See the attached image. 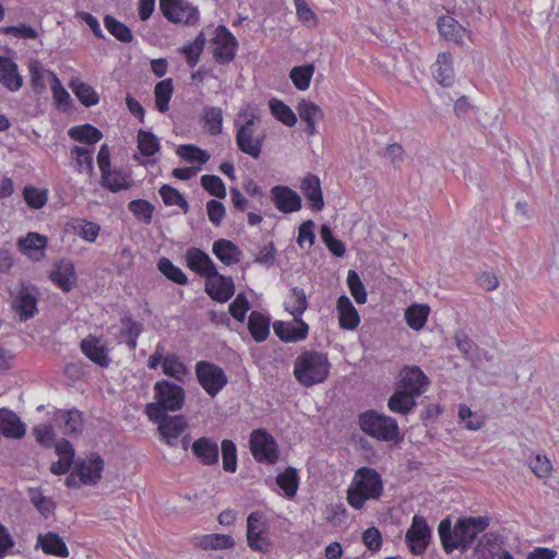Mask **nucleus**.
<instances>
[{
	"label": "nucleus",
	"mask_w": 559,
	"mask_h": 559,
	"mask_svg": "<svg viewBox=\"0 0 559 559\" xmlns=\"http://www.w3.org/2000/svg\"><path fill=\"white\" fill-rule=\"evenodd\" d=\"M270 193L274 205L282 213L297 212L301 209V198L286 186H275Z\"/></svg>",
	"instance_id": "17"
},
{
	"label": "nucleus",
	"mask_w": 559,
	"mask_h": 559,
	"mask_svg": "<svg viewBox=\"0 0 559 559\" xmlns=\"http://www.w3.org/2000/svg\"><path fill=\"white\" fill-rule=\"evenodd\" d=\"M273 330L281 341L294 343L307 337L309 325L299 317H294V320L290 322L275 321Z\"/></svg>",
	"instance_id": "15"
},
{
	"label": "nucleus",
	"mask_w": 559,
	"mask_h": 559,
	"mask_svg": "<svg viewBox=\"0 0 559 559\" xmlns=\"http://www.w3.org/2000/svg\"><path fill=\"white\" fill-rule=\"evenodd\" d=\"M248 329L255 342H263L270 334V319L259 311H252L249 316Z\"/></svg>",
	"instance_id": "35"
},
{
	"label": "nucleus",
	"mask_w": 559,
	"mask_h": 559,
	"mask_svg": "<svg viewBox=\"0 0 559 559\" xmlns=\"http://www.w3.org/2000/svg\"><path fill=\"white\" fill-rule=\"evenodd\" d=\"M202 119L209 133L218 135L223 130V110L218 107L206 106L203 108Z\"/></svg>",
	"instance_id": "44"
},
{
	"label": "nucleus",
	"mask_w": 559,
	"mask_h": 559,
	"mask_svg": "<svg viewBox=\"0 0 559 559\" xmlns=\"http://www.w3.org/2000/svg\"><path fill=\"white\" fill-rule=\"evenodd\" d=\"M13 307L20 312L21 321H26L33 318L37 312L35 289L22 284Z\"/></svg>",
	"instance_id": "20"
},
{
	"label": "nucleus",
	"mask_w": 559,
	"mask_h": 559,
	"mask_svg": "<svg viewBox=\"0 0 559 559\" xmlns=\"http://www.w3.org/2000/svg\"><path fill=\"white\" fill-rule=\"evenodd\" d=\"M81 349L94 364L100 367H107L109 365L110 359L108 357L107 349L100 344V341L97 337L88 335L83 338L81 342Z\"/></svg>",
	"instance_id": "25"
},
{
	"label": "nucleus",
	"mask_w": 559,
	"mask_h": 559,
	"mask_svg": "<svg viewBox=\"0 0 559 559\" xmlns=\"http://www.w3.org/2000/svg\"><path fill=\"white\" fill-rule=\"evenodd\" d=\"M212 45L213 55L217 62L224 64L234 60L238 41L225 26L216 27Z\"/></svg>",
	"instance_id": "11"
},
{
	"label": "nucleus",
	"mask_w": 559,
	"mask_h": 559,
	"mask_svg": "<svg viewBox=\"0 0 559 559\" xmlns=\"http://www.w3.org/2000/svg\"><path fill=\"white\" fill-rule=\"evenodd\" d=\"M49 76L53 100L56 102L58 108L67 109L71 104L70 94L66 91L55 73L50 72Z\"/></svg>",
	"instance_id": "55"
},
{
	"label": "nucleus",
	"mask_w": 559,
	"mask_h": 559,
	"mask_svg": "<svg viewBox=\"0 0 559 559\" xmlns=\"http://www.w3.org/2000/svg\"><path fill=\"white\" fill-rule=\"evenodd\" d=\"M223 468L228 473L237 471V448L234 441L225 439L222 441Z\"/></svg>",
	"instance_id": "54"
},
{
	"label": "nucleus",
	"mask_w": 559,
	"mask_h": 559,
	"mask_svg": "<svg viewBox=\"0 0 559 559\" xmlns=\"http://www.w3.org/2000/svg\"><path fill=\"white\" fill-rule=\"evenodd\" d=\"M158 271L169 281L178 284L186 285L188 283L187 275L181 269L176 266L169 259L160 258L157 262Z\"/></svg>",
	"instance_id": "47"
},
{
	"label": "nucleus",
	"mask_w": 559,
	"mask_h": 559,
	"mask_svg": "<svg viewBox=\"0 0 559 559\" xmlns=\"http://www.w3.org/2000/svg\"><path fill=\"white\" fill-rule=\"evenodd\" d=\"M100 183L111 192L127 190L132 186L129 180V176L124 171L118 169H114L112 171L109 169V171L102 175Z\"/></svg>",
	"instance_id": "38"
},
{
	"label": "nucleus",
	"mask_w": 559,
	"mask_h": 559,
	"mask_svg": "<svg viewBox=\"0 0 559 559\" xmlns=\"http://www.w3.org/2000/svg\"><path fill=\"white\" fill-rule=\"evenodd\" d=\"M174 93L171 79L159 81L154 87L155 105L159 112H166L169 109V102Z\"/></svg>",
	"instance_id": "42"
},
{
	"label": "nucleus",
	"mask_w": 559,
	"mask_h": 559,
	"mask_svg": "<svg viewBox=\"0 0 559 559\" xmlns=\"http://www.w3.org/2000/svg\"><path fill=\"white\" fill-rule=\"evenodd\" d=\"M195 374L202 388L211 396H215L227 383L224 370L212 362L199 361L195 365Z\"/></svg>",
	"instance_id": "8"
},
{
	"label": "nucleus",
	"mask_w": 559,
	"mask_h": 559,
	"mask_svg": "<svg viewBox=\"0 0 559 559\" xmlns=\"http://www.w3.org/2000/svg\"><path fill=\"white\" fill-rule=\"evenodd\" d=\"M361 430L381 441H400V430L394 418L376 411L365 412L359 416Z\"/></svg>",
	"instance_id": "5"
},
{
	"label": "nucleus",
	"mask_w": 559,
	"mask_h": 559,
	"mask_svg": "<svg viewBox=\"0 0 559 559\" xmlns=\"http://www.w3.org/2000/svg\"><path fill=\"white\" fill-rule=\"evenodd\" d=\"M383 492L380 474L370 467H360L347 490V502L360 510L367 500H377Z\"/></svg>",
	"instance_id": "2"
},
{
	"label": "nucleus",
	"mask_w": 559,
	"mask_h": 559,
	"mask_svg": "<svg viewBox=\"0 0 559 559\" xmlns=\"http://www.w3.org/2000/svg\"><path fill=\"white\" fill-rule=\"evenodd\" d=\"M191 451L203 465H216L219 457V448L216 441L201 437L191 444Z\"/></svg>",
	"instance_id": "19"
},
{
	"label": "nucleus",
	"mask_w": 559,
	"mask_h": 559,
	"mask_svg": "<svg viewBox=\"0 0 559 559\" xmlns=\"http://www.w3.org/2000/svg\"><path fill=\"white\" fill-rule=\"evenodd\" d=\"M71 154L74 156L76 170L91 176L94 170L93 152L83 146H74Z\"/></svg>",
	"instance_id": "49"
},
{
	"label": "nucleus",
	"mask_w": 559,
	"mask_h": 559,
	"mask_svg": "<svg viewBox=\"0 0 559 559\" xmlns=\"http://www.w3.org/2000/svg\"><path fill=\"white\" fill-rule=\"evenodd\" d=\"M23 195L26 204L35 210L41 209L47 203V192L38 188L28 186L23 190Z\"/></svg>",
	"instance_id": "59"
},
{
	"label": "nucleus",
	"mask_w": 559,
	"mask_h": 559,
	"mask_svg": "<svg viewBox=\"0 0 559 559\" xmlns=\"http://www.w3.org/2000/svg\"><path fill=\"white\" fill-rule=\"evenodd\" d=\"M128 209L134 216L142 219L144 223L152 221L154 206L146 200H133L129 203Z\"/></svg>",
	"instance_id": "60"
},
{
	"label": "nucleus",
	"mask_w": 559,
	"mask_h": 559,
	"mask_svg": "<svg viewBox=\"0 0 559 559\" xmlns=\"http://www.w3.org/2000/svg\"><path fill=\"white\" fill-rule=\"evenodd\" d=\"M154 399L155 402L148 403L145 406V413L148 418H157L160 414L181 409L186 399V391L181 385L163 379L154 384Z\"/></svg>",
	"instance_id": "4"
},
{
	"label": "nucleus",
	"mask_w": 559,
	"mask_h": 559,
	"mask_svg": "<svg viewBox=\"0 0 559 559\" xmlns=\"http://www.w3.org/2000/svg\"><path fill=\"white\" fill-rule=\"evenodd\" d=\"M150 419L158 424V431L162 438L170 447L177 444L179 436L187 428V420L181 415L169 416L168 414H160L157 418Z\"/></svg>",
	"instance_id": "13"
},
{
	"label": "nucleus",
	"mask_w": 559,
	"mask_h": 559,
	"mask_svg": "<svg viewBox=\"0 0 559 559\" xmlns=\"http://www.w3.org/2000/svg\"><path fill=\"white\" fill-rule=\"evenodd\" d=\"M104 25L106 29L119 41L124 44L132 41L133 35L131 29L114 16L106 15L104 17Z\"/></svg>",
	"instance_id": "48"
},
{
	"label": "nucleus",
	"mask_w": 559,
	"mask_h": 559,
	"mask_svg": "<svg viewBox=\"0 0 559 559\" xmlns=\"http://www.w3.org/2000/svg\"><path fill=\"white\" fill-rule=\"evenodd\" d=\"M53 419L66 435H79L83 430V414L75 408L70 411L59 409L55 413Z\"/></svg>",
	"instance_id": "21"
},
{
	"label": "nucleus",
	"mask_w": 559,
	"mask_h": 559,
	"mask_svg": "<svg viewBox=\"0 0 559 559\" xmlns=\"http://www.w3.org/2000/svg\"><path fill=\"white\" fill-rule=\"evenodd\" d=\"M430 535L431 531L427 521L420 515H415L405 535L409 550L415 555L423 554L429 544Z\"/></svg>",
	"instance_id": "12"
},
{
	"label": "nucleus",
	"mask_w": 559,
	"mask_h": 559,
	"mask_svg": "<svg viewBox=\"0 0 559 559\" xmlns=\"http://www.w3.org/2000/svg\"><path fill=\"white\" fill-rule=\"evenodd\" d=\"M212 251L225 265L238 263L241 254L239 248L233 241L227 239H218L214 241Z\"/></svg>",
	"instance_id": "31"
},
{
	"label": "nucleus",
	"mask_w": 559,
	"mask_h": 559,
	"mask_svg": "<svg viewBox=\"0 0 559 559\" xmlns=\"http://www.w3.org/2000/svg\"><path fill=\"white\" fill-rule=\"evenodd\" d=\"M104 469V460L97 453L91 454L88 460H79L75 462V473L80 481L84 485H96L102 478Z\"/></svg>",
	"instance_id": "14"
},
{
	"label": "nucleus",
	"mask_w": 559,
	"mask_h": 559,
	"mask_svg": "<svg viewBox=\"0 0 559 559\" xmlns=\"http://www.w3.org/2000/svg\"><path fill=\"white\" fill-rule=\"evenodd\" d=\"M336 309L338 312V323L343 330H355L359 325V313L346 295L338 297Z\"/></svg>",
	"instance_id": "23"
},
{
	"label": "nucleus",
	"mask_w": 559,
	"mask_h": 559,
	"mask_svg": "<svg viewBox=\"0 0 559 559\" xmlns=\"http://www.w3.org/2000/svg\"><path fill=\"white\" fill-rule=\"evenodd\" d=\"M438 29L447 40L459 43L463 39L465 28L452 16H441L438 20Z\"/></svg>",
	"instance_id": "37"
},
{
	"label": "nucleus",
	"mask_w": 559,
	"mask_h": 559,
	"mask_svg": "<svg viewBox=\"0 0 559 559\" xmlns=\"http://www.w3.org/2000/svg\"><path fill=\"white\" fill-rule=\"evenodd\" d=\"M186 262L190 270L209 281L217 270L210 255L201 249L190 248L186 252Z\"/></svg>",
	"instance_id": "16"
},
{
	"label": "nucleus",
	"mask_w": 559,
	"mask_h": 559,
	"mask_svg": "<svg viewBox=\"0 0 559 559\" xmlns=\"http://www.w3.org/2000/svg\"><path fill=\"white\" fill-rule=\"evenodd\" d=\"M430 307L425 304H415L409 306L405 311V320L411 329L420 331L429 317Z\"/></svg>",
	"instance_id": "36"
},
{
	"label": "nucleus",
	"mask_w": 559,
	"mask_h": 559,
	"mask_svg": "<svg viewBox=\"0 0 559 559\" xmlns=\"http://www.w3.org/2000/svg\"><path fill=\"white\" fill-rule=\"evenodd\" d=\"M260 120L257 115L251 117L238 127L236 133V145L238 150L252 158H259L266 138L265 132L255 134V124Z\"/></svg>",
	"instance_id": "6"
},
{
	"label": "nucleus",
	"mask_w": 559,
	"mask_h": 559,
	"mask_svg": "<svg viewBox=\"0 0 559 559\" xmlns=\"http://www.w3.org/2000/svg\"><path fill=\"white\" fill-rule=\"evenodd\" d=\"M206 294L218 302H226L235 293V284L231 277L216 273L205 283Z\"/></svg>",
	"instance_id": "18"
},
{
	"label": "nucleus",
	"mask_w": 559,
	"mask_h": 559,
	"mask_svg": "<svg viewBox=\"0 0 559 559\" xmlns=\"http://www.w3.org/2000/svg\"><path fill=\"white\" fill-rule=\"evenodd\" d=\"M138 148L144 156H153L159 150V141L152 132L140 130L138 132Z\"/></svg>",
	"instance_id": "52"
},
{
	"label": "nucleus",
	"mask_w": 559,
	"mask_h": 559,
	"mask_svg": "<svg viewBox=\"0 0 559 559\" xmlns=\"http://www.w3.org/2000/svg\"><path fill=\"white\" fill-rule=\"evenodd\" d=\"M249 443L251 453L258 462L273 464L278 460L277 443L264 429L253 430Z\"/></svg>",
	"instance_id": "7"
},
{
	"label": "nucleus",
	"mask_w": 559,
	"mask_h": 559,
	"mask_svg": "<svg viewBox=\"0 0 559 559\" xmlns=\"http://www.w3.org/2000/svg\"><path fill=\"white\" fill-rule=\"evenodd\" d=\"M488 526V516L460 518L454 525H452V521L448 516L439 523L438 534L442 548L447 554H451L455 549L465 552L475 542L476 537L485 532Z\"/></svg>",
	"instance_id": "1"
},
{
	"label": "nucleus",
	"mask_w": 559,
	"mask_h": 559,
	"mask_svg": "<svg viewBox=\"0 0 559 559\" xmlns=\"http://www.w3.org/2000/svg\"><path fill=\"white\" fill-rule=\"evenodd\" d=\"M50 278L63 292H70L76 282L74 265L71 261L62 260L56 264L55 270L50 274Z\"/></svg>",
	"instance_id": "26"
},
{
	"label": "nucleus",
	"mask_w": 559,
	"mask_h": 559,
	"mask_svg": "<svg viewBox=\"0 0 559 559\" xmlns=\"http://www.w3.org/2000/svg\"><path fill=\"white\" fill-rule=\"evenodd\" d=\"M416 396L397 388L388 400L389 409L401 415H408L416 407Z\"/></svg>",
	"instance_id": "32"
},
{
	"label": "nucleus",
	"mask_w": 559,
	"mask_h": 559,
	"mask_svg": "<svg viewBox=\"0 0 559 559\" xmlns=\"http://www.w3.org/2000/svg\"><path fill=\"white\" fill-rule=\"evenodd\" d=\"M159 9L173 23L190 25L199 20L198 9L186 0H159Z\"/></svg>",
	"instance_id": "9"
},
{
	"label": "nucleus",
	"mask_w": 559,
	"mask_h": 559,
	"mask_svg": "<svg viewBox=\"0 0 559 559\" xmlns=\"http://www.w3.org/2000/svg\"><path fill=\"white\" fill-rule=\"evenodd\" d=\"M38 544H40L45 554L58 556L61 558H68L70 555L66 543L57 533L48 532L45 535L39 534Z\"/></svg>",
	"instance_id": "33"
},
{
	"label": "nucleus",
	"mask_w": 559,
	"mask_h": 559,
	"mask_svg": "<svg viewBox=\"0 0 559 559\" xmlns=\"http://www.w3.org/2000/svg\"><path fill=\"white\" fill-rule=\"evenodd\" d=\"M262 513L252 512L247 519V539L250 548L259 551H266L269 548L267 540L262 537L261 528Z\"/></svg>",
	"instance_id": "22"
},
{
	"label": "nucleus",
	"mask_w": 559,
	"mask_h": 559,
	"mask_svg": "<svg viewBox=\"0 0 559 559\" xmlns=\"http://www.w3.org/2000/svg\"><path fill=\"white\" fill-rule=\"evenodd\" d=\"M276 484L285 491L287 497H294L298 489L297 471L294 467H288L284 473L276 477Z\"/></svg>",
	"instance_id": "50"
},
{
	"label": "nucleus",
	"mask_w": 559,
	"mask_h": 559,
	"mask_svg": "<svg viewBox=\"0 0 559 559\" xmlns=\"http://www.w3.org/2000/svg\"><path fill=\"white\" fill-rule=\"evenodd\" d=\"M0 83L11 92L19 91L23 78L17 71V64L7 57L0 56Z\"/></svg>",
	"instance_id": "24"
},
{
	"label": "nucleus",
	"mask_w": 559,
	"mask_h": 559,
	"mask_svg": "<svg viewBox=\"0 0 559 559\" xmlns=\"http://www.w3.org/2000/svg\"><path fill=\"white\" fill-rule=\"evenodd\" d=\"M498 539V535L496 533L489 532L483 534V536L477 540L476 546L474 547V554L477 559H488L490 547H492Z\"/></svg>",
	"instance_id": "62"
},
{
	"label": "nucleus",
	"mask_w": 559,
	"mask_h": 559,
	"mask_svg": "<svg viewBox=\"0 0 559 559\" xmlns=\"http://www.w3.org/2000/svg\"><path fill=\"white\" fill-rule=\"evenodd\" d=\"M0 429L5 437L15 439H21L26 432L25 425L20 417L7 408L0 409Z\"/></svg>",
	"instance_id": "27"
},
{
	"label": "nucleus",
	"mask_w": 559,
	"mask_h": 559,
	"mask_svg": "<svg viewBox=\"0 0 559 559\" xmlns=\"http://www.w3.org/2000/svg\"><path fill=\"white\" fill-rule=\"evenodd\" d=\"M162 367L164 374L174 378L177 381H183L185 377L188 374L186 365L175 354L167 355L164 358Z\"/></svg>",
	"instance_id": "46"
},
{
	"label": "nucleus",
	"mask_w": 559,
	"mask_h": 559,
	"mask_svg": "<svg viewBox=\"0 0 559 559\" xmlns=\"http://www.w3.org/2000/svg\"><path fill=\"white\" fill-rule=\"evenodd\" d=\"M19 245L31 258L39 260L45 254L47 238L37 233H29L25 238L20 239Z\"/></svg>",
	"instance_id": "34"
},
{
	"label": "nucleus",
	"mask_w": 559,
	"mask_h": 559,
	"mask_svg": "<svg viewBox=\"0 0 559 559\" xmlns=\"http://www.w3.org/2000/svg\"><path fill=\"white\" fill-rule=\"evenodd\" d=\"M347 285L352 296L357 304H365L367 301V292L360 281L358 273L354 270H349L347 274Z\"/></svg>",
	"instance_id": "56"
},
{
	"label": "nucleus",
	"mask_w": 559,
	"mask_h": 559,
	"mask_svg": "<svg viewBox=\"0 0 559 559\" xmlns=\"http://www.w3.org/2000/svg\"><path fill=\"white\" fill-rule=\"evenodd\" d=\"M159 194L166 205H177L180 209H182L185 213L188 212L189 204L183 198V195L177 189L168 185H163L159 189Z\"/></svg>",
	"instance_id": "53"
},
{
	"label": "nucleus",
	"mask_w": 559,
	"mask_h": 559,
	"mask_svg": "<svg viewBox=\"0 0 559 559\" xmlns=\"http://www.w3.org/2000/svg\"><path fill=\"white\" fill-rule=\"evenodd\" d=\"M69 85L74 95L84 106L91 107L98 104L99 96L91 85L79 79H72Z\"/></svg>",
	"instance_id": "41"
},
{
	"label": "nucleus",
	"mask_w": 559,
	"mask_h": 559,
	"mask_svg": "<svg viewBox=\"0 0 559 559\" xmlns=\"http://www.w3.org/2000/svg\"><path fill=\"white\" fill-rule=\"evenodd\" d=\"M313 73L314 66L309 63L294 67L289 72V78L297 90L306 91L310 86Z\"/></svg>",
	"instance_id": "45"
},
{
	"label": "nucleus",
	"mask_w": 559,
	"mask_h": 559,
	"mask_svg": "<svg viewBox=\"0 0 559 559\" xmlns=\"http://www.w3.org/2000/svg\"><path fill=\"white\" fill-rule=\"evenodd\" d=\"M201 186L212 195L224 199L226 197V188L223 180L215 175H203L201 177Z\"/></svg>",
	"instance_id": "58"
},
{
	"label": "nucleus",
	"mask_w": 559,
	"mask_h": 559,
	"mask_svg": "<svg viewBox=\"0 0 559 559\" xmlns=\"http://www.w3.org/2000/svg\"><path fill=\"white\" fill-rule=\"evenodd\" d=\"M454 343L464 356L466 360H473V350L476 348V344L469 338V336L463 331L457 330L453 335Z\"/></svg>",
	"instance_id": "61"
},
{
	"label": "nucleus",
	"mask_w": 559,
	"mask_h": 559,
	"mask_svg": "<svg viewBox=\"0 0 559 559\" xmlns=\"http://www.w3.org/2000/svg\"><path fill=\"white\" fill-rule=\"evenodd\" d=\"M530 468L537 477L543 478L550 475L552 465L546 455L536 454L530 461Z\"/></svg>",
	"instance_id": "64"
},
{
	"label": "nucleus",
	"mask_w": 559,
	"mask_h": 559,
	"mask_svg": "<svg viewBox=\"0 0 559 559\" xmlns=\"http://www.w3.org/2000/svg\"><path fill=\"white\" fill-rule=\"evenodd\" d=\"M452 62V55L450 52H441L433 64V78L442 86H451L454 82Z\"/></svg>",
	"instance_id": "28"
},
{
	"label": "nucleus",
	"mask_w": 559,
	"mask_h": 559,
	"mask_svg": "<svg viewBox=\"0 0 559 559\" xmlns=\"http://www.w3.org/2000/svg\"><path fill=\"white\" fill-rule=\"evenodd\" d=\"M195 545L202 549H229L235 546V540L226 534H209L197 538Z\"/></svg>",
	"instance_id": "39"
},
{
	"label": "nucleus",
	"mask_w": 559,
	"mask_h": 559,
	"mask_svg": "<svg viewBox=\"0 0 559 559\" xmlns=\"http://www.w3.org/2000/svg\"><path fill=\"white\" fill-rule=\"evenodd\" d=\"M308 302L304 288L294 287L290 292L289 301L286 305V310L294 317H300L307 309Z\"/></svg>",
	"instance_id": "51"
},
{
	"label": "nucleus",
	"mask_w": 559,
	"mask_h": 559,
	"mask_svg": "<svg viewBox=\"0 0 559 559\" xmlns=\"http://www.w3.org/2000/svg\"><path fill=\"white\" fill-rule=\"evenodd\" d=\"M300 189L305 197L312 203L311 206L314 211H321L324 207L320 179L316 175H307L301 181Z\"/></svg>",
	"instance_id": "29"
},
{
	"label": "nucleus",
	"mask_w": 559,
	"mask_h": 559,
	"mask_svg": "<svg viewBox=\"0 0 559 559\" xmlns=\"http://www.w3.org/2000/svg\"><path fill=\"white\" fill-rule=\"evenodd\" d=\"M68 134L74 141L82 142L88 145L97 143L103 138V133L96 127L90 123L72 127L69 130Z\"/></svg>",
	"instance_id": "40"
},
{
	"label": "nucleus",
	"mask_w": 559,
	"mask_h": 559,
	"mask_svg": "<svg viewBox=\"0 0 559 559\" xmlns=\"http://www.w3.org/2000/svg\"><path fill=\"white\" fill-rule=\"evenodd\" d=\"M328 356L316 350L302 352L294 362V377L304 386L310 388L325 381L330 373Z\"/></svg>",
	"instance_id": "3"
},
{
	"label": "nucleus",
	"mask_w": 559,
	"mask_h": 559,
	"mask_svg": "<svg viewBox=\"0 0 559 559\" xmlns=\"http://www.w3.org/2000/svg\"><path fill=\"white\" fill-rule=\"evenodd\" d=\"M297 110L300 119L307 124L305 129L306 132L309 135H314L317 132L314 122L323 118L322 109L310 100L301 99L298 103Z\"/></svg>",
	"instance_id": "30"
},
{
	"label": "nucleus",
	"mask_w": 559,
	"mask_h": 559,
	"mask_svg": "<svg viewBox=\"0 0 559 559\" xmlns=\"http://www.w3.org/2000/svg\"><path fill=\"white\" fill-rule=\"evenodd\" d=\"M269 107L272 115L287 127H294L297 122V117L293 109L286 105L284 102L272 98L269 102Z\"/></svg>",
	"instance_id": "43"
},
{
	"label": "nucleus",
	"mask_w": 559,
	"mask_h": 559,
	"mask_svg": "<svg viewBox=\"0 0 559 559\" xmlns=\"http://www.w3.org/2000/svg\"><path fill=\"white\" fill-rule=\"evenodd\" d=\"M249 308L250 306L246 295L240 293L229 305V312L234 319L243 322Z\"/></svg>",
	"instance_id": "63"
},
{
	"label": "nucleus",
	"mask_w": 559,
	"mask_h": 559,
	"mask_svg": "<svg viewBox=\"0 0 559 559\" xmlns=\"http://www.w3.org/2000/svg\"><path fill=\"white\" fill-rule=\"evenodd\" d=\"M430 381L418 366H404L396 382V388L418 397L426 392Z\"/></svg>",
	"instance_id": "10"
},
{
	"label": "nucleus",
	"mask_w": 559,
	"mask_h": 559,
	"mask_svg": "<svg viewBox=\"0 0 559 559\" xmlns=\"http://www.w3.org/2000/svg\"><path fill=\"white\" fill-rule=\"evenodd\" d=\"M177 154L188 162H199L205 164L210 159V154L192 144L179 145Z\"/></svg>",
	"instance_id": "57"
}]
</instances>
